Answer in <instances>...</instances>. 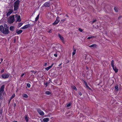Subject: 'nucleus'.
<instances>
[{
    "mask_svg": "<svg viewBox=\"0 0 122 122\" xmlns=\"http://www.w3.org/2000/svg\"><path fill=\"white\" fill-rule=\"evenodd\" d=\"M20 2V1L19 0H17L14 3V11L15 13H16L17 12V11L19 9V5Z\"/></svg>",
    "mask_w": 122,
    "mask_h": 122,
    "instance_id": "f257e3e1",
    "label": "nucleus"
},
{
    "mask_svg": "<svg viewBox=\"0 0 122 122\" xmlns=\"http://www.w3.org/2000/svg\"><path fill=\"white\" fill-rule=\"evenodd\" d=\"M15 21V15H13L10 16L8 20V23L10 24L13 23Z\"/></svg>",
    "mask_w": 122,
    "mask_h": 122,
    "instance_id": "f03ea898",
    "label": "nucleus"
},
{
    "mask_svg": "<svg viewBox=\"0 0 122 122\" xmlns=\"http://www.w3.org/2000/svg\"><path fill=\"white\" fill-rule=\"evenodd\" d=\"M5 29L3 33L5 35H7L10 33L9 30V27L7 26L6 25H4Z\"/></svg>",
    "mask_w": 122,
    "mask_h": 122,
    "instance_id": "7ed1b4c3",
    "label": "nucleus"
},
{
    "mask_svg": "<svg viewBox=\"0 0 122 122\" xmlns=\"http://www.w3.org/2000/svg\"><path fill=\"white\" fill-rule=\"evenodd\" d=\"M13 10L12 8H10L6 12V16H8L10 15L13 12Z\"/></svg>",
    "mask_w": 122,
    "mask_h": 122,
    "instance_id": "20e7f679",
    "label": "nucleus"
},
{
    "mask_svg": "<svg viewBox=\"0 0 122 122\" xmlns=\"http://www.w3.org/2000/svg\"><path fill=\"white\" fill-rule=\"evenodd\" d=\"M37 110L39 114L41 116H43L44 115V112L41 110L40 108H37Z\"/></svg>",
    "mask_w": 122,
    "mask_h": 122,
    "instance_id": "39448f33",
    "label": "nucleus"
},
{
    "mask_svg": "<svg viewBox=\"0 0 122 122\" xmlns=\"http://www.w3.org/2000/svg\"><path fill=\"white\" fill-rule=\"evenodd\" d=\"M60 20L58 16L57 17L56 19L54 22L52 24L54 25H55L57 24L60 21Z\"/></svg>",
    "mask_w": 122,
    "mask_h": 122,
    "instance_id": "423d86ee",
    "label": "nucleus"
},
{
    "mask_svg": "<svg viewBox=\"0 0 122 122\" xmlns=\"http://www.w3.org/2000/svg\"><path fill=\"white\" fill-rule=\"evenodd\" d=\"M9 75L6 73L4 74L1 75L2 77L4 79L7 78L9 77Z\"/></svg>",
    "mask_w": 122,
    "mask_h": 122,
    "instance_id": "0eeeda50",
    "label": "nucleus"
},
{
    "mask_svg": "<svg viewBox=\"0 0 122 122\" xmlns=\"http://www.w3.org/2000/svg\"><path fill=\"white\" fill-rule=\"evenodd\" d=\"M58 36L60 38V40L61 41L62 43L64 44L65 41H64V37L59 34H58Z\"/></svg>",
    "mask_w": 122,
    "mask_h": 122,
    "instance_id": "6e6552de",
    "label": "nucleus"
},
{
    "mask_svg": "<svg viewBox=\"0 0 122 122\" xmlns=\"http://www.w3.org/2000/svg\"><path fill=\"white\" fill-rule=\"evenodd\" d=\"M30 25L29 24L27 25H26L23 27H21V28L22 29H25L30 27Z\"/></svg>",
    "mask_w": 122,
    "mask_h": 122,
    "instance_id": "1a4fd4ad",
    "label": "nucleus"
},
{
    "mask_svg": "<svg viewBox=\"0 0 122 122\" xmlns=\"http://www.w3.org/2000/svg\"><path fill=\"white\" fill-rule=\"evenodd\" d=\"M44 5L45 7H49L50 5V3L49 1L46 2L44 3Z\"/></svg>",
    "mask_w": 122,
    "mask_h": 122,
    "instance_id": "9d476101",
    "label": "nucleus"
},
{
    "mask_svg": "<svg viewBox=\"0 0 122 122\" xmlns=\"http://www.w3.org/2000/svg\"><path fill=\"white\" fill-rule=\"evenodd\" d=\"M5 88V85H2L0 89V92L2 93L4 91Z\"/></svg>",
    "mask_w": 122,
    "mask_h": 122,
    "instance_id": "9b49d317",
    "label": "nucleus"
},
{
    "mask_svg": "<svg viewBox=\"0 0 122 122\" xmlns=\"http://www.w3.org/2000/svg\"><path fill=\"white\" fill-rule=\"evenodd\" d=\"M5 28H4L3 26L2 25H0V30L1 32L2 33L4 30Z\"/></svg>",
    "mask_w": 122,
    "mask_h": 122,
    "instance_id": "f8f14e48",
    "label": "nucleus"
},
{
    "mask_svg": "<svg viewBox=\"0 0 122 122\" xmlns=\"http://www.w3.org/2000/svg\"><path fill=\"white\" fill-rule=\"evenodd\" d=\"M54 64L53 63L52 65L48 67L45 68V69L46 71H48L52 67L53 65H54Z\"/></svg>",
    "mask_w": 122,
    "mask_h": 122,
    "instance_id": "ddd939ff",
    "label": "nucleus"
},
{
    "mask_svg": "<svg viewBox=\"0 0 122 122\" xmlns=\"http://www.w3.org/2000/svg\"><path fill=\"white\" fill-rule=\"evenodd\" d=\"M112 67L115 73H117L118 72V69L117 68L116 66H114Z\"/></svg>",
    "mask_w": 122,
    "mask_h": 122,
    "instance_id": "4468645a",
    "label": "nucleus"
},
{
    "mask_svg": "<svg viewBox=\"0 0 122 122\" xmlns=\"http://www.w3.org/2000/svg\"><path fill=\"white\" fill-rule=\"evenodd\" d=\"M22 32V30H17L16 31V32L17 34H19L21 33Z\"/></svg>",
    "mask_w": 122,
    "mask_h": 122,
    "instance_id": "2eb2a0df",
    "label": "nucleus"
},
{
    "mask_svg": "<svg viewBox=\"0 0 122 122\" xmlns=\"http://www.w3.org/2000/svg\"><path fill=\"white\" fill-rule=\"evenodd\" d=\"M44 122H48L49 121V119L47 118H44L43 119Z\"/></svg>",
    "mask_w": 122,
    "mask_h": 122,
    "instance_id": "dca6fc26",
    "label": "nucleus"
},
{
    "mask_svg": "<svg viewBox=\"0 0 122 122\" xmlns=\"http://www.w3.org/2000/svg\"><path fill=\"white\" fill-rule=\"evenodd\" d=\"M17 21L19 22H20L21 21V19H20V15H18V16L17 17Z\"/></svg>",
    "mask_w": 122,
    "mask_h": 122,
    "instance_id": "f3484780",
    "label": "nucleus"
},
{
    "mask_svg": "<svg viewBox=\"0 0 122 122\" xmlns=\"http://www.w3.org/2000/svg\"><path fill=\"white\" fill-rule=\"evenodd\" d=\"M24 118L26 120V122H28V119L29 117H27L26 115H25L24 117Z\"/></svg>",
    "mask_w": 122,
    "mask_h": 122,
    "instance_id": "a211bd4d",
    "label": "nucleus"
},
{
    "mask_svg": "<svg viewBox=\"0 0 122 122\" xmlns=\"http://www.w3.org/2000/svg\"><path fill=\"white\" fill-rule=\"evenodd\" d=\"M115 90L117 92H118V85H116L115 87Z\"/></svg>",
    "mask_w": 122,
    "mask_h": 122,
    "instance_id": "6ab92c4d",
    "label": "nucleus"
},
{
    "mask_svg": "<svg viewBox=\"0 0 122 122\" xmlns=\"http://www.w3.org/2000/svg\"><path fill=\"white\" fill-rule=\"evenodd\" d=\"M71 88L75 90V91H77V89L76 86H71Z\"/></svg>",
    "mask_w": 122,
    "mask_h": 122,
    "instance_id": "aec40b11",
    "label": "nucleus"
},
{
    "mask_svg": "<svg viewBox=\"0 0 122 122\" xmlns=\"http://www.w3.org/2000/svg\"><path fill=\"white\" fill-rule=\"evenodd\" d=\"M14 27L13 26H11L10 27V30L11 31H14Z\"/></svg>",
    "mask_w": 122,
    "mask_h": 122,
    "instance_id": "412c9836",
    "label": "nucleus"
},
{
    "mask_svg": "<svg viewBox=\"0 0 122 122\" xmlns=\"http://www.w3.org/2000/svg\"><path fill=\"white\" fill-rule=\"evenodd\" d=\"M114 61L113 60H112L111 63V65L112 67H113L114 66Z\"/></svg>",
    "mask_w": 122,
    "mask_h": 122,
    "instance_id": "4be33fe9",
    "label": "nucleus"
},
{
    "mask_svg": "<svg viewBox=\"0 0 122 122\" xmlns=\"http://www.w3.org/2000/svg\"><path fill=\"white\" fill-rule=\"evenodd\" d=\"M50 83V82H46V83H44L45 85L46 86V87H47L49 84Z\"/></svg>",
    "mask_w": 122,
    "mask_h": 122,
    "instance_id": "5701e85b",
    "label": "nucleus"
},
{
    "mask_svg": "<svg viewBox=\"0 0 122 122\" xmlns=\"http://www.w3.org/2000/svg\"><path fill=\"white\" fill-rule=\"evenodd\" d=\"M23 96L24 97L26 98H27L28 97V96L27 95L25 94H23Z\"/></svg>",
    "mask_w": 122,
    "mask_h": 122,
    "instance_id": "b1692460",
    "label": "nucleus"
},
{
    "mask_svg": "<svg viewBox=\"0 0 122 122\" xmlns=\"http://www.w3.org/2000/svg\"><path fill=\"white\" fill-rule=\"evenodd\" d=\"M45 94L47 95H50L51 94V92L49 91H46L45 93Z\"/></svg>",
    "mask_w": 122,
    "mask_h": 122,
    "instance_id": "393cba45",
    "label": "nucleus"
},
{
    "mask_svg": "<svg viewBox=\"0 0 122 122\" xmlns=\"http://www.w3.org/2000/svg\"><path fill=\"white\" fill-rule=\"evenodd\" d=\"M15 96V93H14L11 97L10 99V100L12 99L13 98H14Z\"/></svg>",
    "mask_w": 122,
    "mask_h": 122,
    "instance_id": "a878e982",
    "label": "nucleus"
},
{
    "mask_svg": "<svg viewBox=\"0 0 122 122\" xmlns=\"http://www.w3.org/2000/svg\"><path fill=\"white\" fill-rule=\"evenodd\" d=\"M39 15H40L39 14H38L37 15V16H36V17L35 18V21H36L38 20V19L39 18Z\"/></svg>",
    "mask_w": 122,
    "mask_h": 122,
    "instance_id": "bb28decb",
    "label": "nucleus"
},
{
    "mask_svg": "<svg viewBox=\"0 0 122 122\" xmlns=\"http://www.w3.org/2000/svg\"><path fill=\"white\" fill-rule=\"evenodd\" d=\"M96 46L97 45L96 44H93L89 46L90 47H96Z\"/></svg>",
    "mask_w": 122,
    "mask_h": 122,
    "instance_id": "cd10ccee",
    "label": "nucleus"
},
{
    "mask_svg": "<svg viewBox=\"0 0 122 122\" xmlns=\"http://www.w3.org/2000/svg\"><path fill=\"white\" fill-rule=\"evenodd\" d=\"M2 93L0 92V99H2L3 98V97L2 95Z\"/></svg>",
    "mask_w": 122,
    "mask_h": 122,
    "instance_id": "c85d7f7f",
    "label": "nucleus"
},
{
    "mask_svg": "<svg viewBox=\"0 0 122 122\" xmlns=\"http://www.w3.org/2000/svg\"><path fill=\"white\" fill-rule=\"evenodd\" d=\"M114 9L115 11L116 12H118V8H117L116 7H115L114 8Z\"/></svg>",
    "mask_w": 122,
    "mask_h": 122,
    "instance_id": "c756f323",
    "label": "nucleus"
},
{
    "mask_svg": "<svg viewBox=\"0 0 122 122\" xmlns=\"http://www.w3.org/2000/svg\"><path fill=\"white\" fill-rule=\"evenodd\" d=\"M23 25V23H19L18 24V26L19 27H20V26H21Z\"/></svg>",
    "mask_w": 122,
    "mask_h": 122,
    "instance_id": "7c9ffc66",
    "label": "nucleus"
},
{
    "mask_svg": "<svg viewBox=\"0 0 122 122\" xmlns=\"http://www.w3.org/2000/svg\"><path fill=\"white\" fill-rule=\"evenodd\" d=\"M27 87H28V88L30 87V84L29 83H27Z\"/></svg>",
    "mask_w": 122,
    "mask_h": 122,
    "instance_id": "2f4dec72",
    "label": "nucleus"
},
{
    "mask_svg": "<svg viewBox=\"0 0 122 122\" xmlns=\"http://www.w3.org/2000/svg\"><path fill=\"white\" fill-rule=\"evenodd\" d=\"M76 51H73L72 53V56L74 55L76 53Z\"/></svg>",
    "mask_w": 122,
    "mask_h": 122,
    "instance_id": "473e14b6",
    "label": "nucleus"
},
{
    "mask_svg": "<svg viewBox=\"0 0 122 122\" xmlns=\"http://www.w3.org/2000/svg\"><path fill=\"white\" fill-rule=\"evenodd\" d=\"M2 112H3V110L2 109H0V114L1 115H2Z\"/></svg>",
    "mask_w": 122,
    "mask_h": 122,
    "instance_id": "72a5a7b5",
    "label": "nucleus"
},
{
    "mask_svg": "<svg viewBox=\"0 0 122 122\" xmlns=\"http://www.w3.org/2000/svg\"><path fill=\"white\" fill-rule=\"evenodd\" d=\"M47 32L48 33H52V31H51V29L50 30H48Z\"/></svg>",
    "mask_w": 122,
    "mask_h": 122,
    "instance_id": "f704fd0d",
    "label": "nucleus"
},
{
    "mask_svg": "<svg viewBox=\"0 0 122 122\" xmlns=\"http://www.w3.org/2000/svg\"><path fill=\"white\" fill-rule=\"evenodd\" d=\"M1 115L0 116V121H2V119H3V117H1Z\"/></svg>",
    "mask_w": 122,
    "mask_h": 122,
    "instance_id": "c9c22d12",
    "label": "nucleus"
},
{
    "mask_svg": "<svg viewBox=\"0 0 122 122\" xmlns=\"http://www.w3.org/2000/svg\"><path fill=\"white\" fill-rule=\"evenodd\" d=\"M79 30L81 32H82L83 31V30L80 28L79 29Z\"/></svg>",
    "mask_w": 122,
    "mask_h": 122,
    "instance_id": "e433bc0d",
    "label": "nucleus"
},
{
    "mask_svg": "<svg viewBox=\"0 0 122 122\" xmlns=\"http://www.w3.org/2000/svg\"><path fill=\"white\" fill-rule=\"evenodd\" d=\"M4 69H2L0 71L1 73H3L4 71Z\"/></svg>",
    "mask_w": 122,
    "mask_h": 122,
    "instance_id": "4c0bfd02",
    "label": "nucleus"
},
{
    "mask_svg": "<svg viewBox=\"0 0 122 122\" xmlns=\"http://www.w3.org/2000/svg\"><path fill=\"white\" fill-rule=\"evenodd\" d=\"M85 85L88 88H89L90 89H91L88 86L87 84H86Z\"/></svg>",
    "mask_w": 122,
    "mask_h": 122,
    "instance_id": "58836bf2",
    "label": "nucleus"
},
{
    "mask_svg": "<svg viewBox=\"0 0 122 122\" xmlns=\"http://www.w3.org/2000/svg\"><path fill=\"white\" fill-rule=\"evenodd\" d=\"M85 85L88 88H89L90 89H91L88 86L87 84H86Z\"/></svg>",
    "mask_w": 122,
    "mask_h": 122,
    "instance_id": "ea45409f",
    "label": "nucleus"
},
{
    "mask_svg": "<svg viewBox=\"0 0 122 122\" xmlns=\"http://www.w3.org/2000/svg\"><path fill=\"white\" fill-rule=\"evenodd\" d=\"M73 51H76V49L74 48V46H73Z\"/></svg>",
    "mask_w": 122,
    "mask_h": 122,
    "instance_id": "a19ab883",
    "label": "nucleus"
},
{
    "mask_svg": "<svg viewBox=\"0 0 122 122\" xmlns=\"http://www.w3.org/2000/svg\"><path fill=\"white\" fill-rule=\"evenodd\" d=\"M78 94L80 96H81L82 95V93L81 92H78Z\"/></svg>",
    "mask_w": 122,
    "mask_h": 122,
    "instance_id": "79ce46f5",
    "label": "nucleus"
},
{
    "mask_svg": "<svg viewBox=\"0 0 122 122\" xmlns=\"http://www.w3.org/2000/svg\"><path fill=\"white\" fill-rule=\"evenodd\" d=\"M71 106V104L70 103H69L67 105L66 107H69Z\"/></svg>",
    "mask_w": 122,
    "mask_h": 122,
    "instance_id": "37998d69",
    "label": "nucleus"
},
{
    "mask_svg": "<svg viewBox=\"0 0 122 122\" xmlns=\"http://www.w3.org/2000/svg\"><path fill=\"white\" fill-rule=\"evenodd\" d=\"M11 100H10V99H9V100H8V104H9L10 102V101H11Z\"/></svg>",
    "mask_w": 122,
    "mask_h": 122,
    "instance_id": "c03bdc74",
    "label": "nucleus"
},
{
    "mask_svg": "<svg viewBox=\"0 0 122 122\" xmlns=\"http://www.w3.org/2000/svg\"><path fill=\"white\" fill-rule=\"evenodd\" d=\"M54 55L55 57H57L58 56L57 55V54H54Z\"/></svg>",
    "mask_w": 122,
    "mask_h": 122,
    "instance_id": "a18cd8bd",
    "label": "nucleus"
},
{
    "mask_svg": "<svg viewBox=\"0 0 122 122\" xmlns=\"http://www.w3.org/2000/svg\"><path fill=\"white\" fill-rule=\"evenodd\" d=\"M92 38V37H91V36H89L87 37V39L88 40H89L91 39Z\"/></svg>",
    "mask_w": 122,
    "mask_h": 122,
    "instance_id": "49530a36",
    "label": "nucleus"
},
{
    "mask_svg": "<svg viewBox=\"0 0 122 122\" xmlns=\"http://www.w3.org/2000/svg\"><path fill=\"white\" fill-rule=\"evenodd\" d=\"M61 21L63 22H64L66 21V19H62V20H61Z\"/></svg>",
    "mask_w": 122,
    "mask_h": 122,
    "instance_id": "de8ad7c7",
    "label": "nucleus"
},
{
    "mask_svg": "<svg viewBox=\"0 0 122 122\" xmlns=\"http://www.w3.org/2000/svg\"><path fill=\"white\" fill-rule=\"evenodd\" d=\"M96 21V20H94L92 22V23H93Z\"/></svg>",
    "mask_w": 122,
    "mask_h": 122,
    "instance_id": "09e8293b",
    "label": "nucleus"
},
{
    "mask_svg": "<svg viewBox=\"0 0 122 122\" xmlns=\"http://www.w3.org/2000/svg\"><path fill=\"white\" fill-rule=\"evenodd\" d=\"M47 63H45L44 64V65H43V66H46L47 65Z\"/></svg>",
    "mask_w": 122,
    "mask_h": 122,
    "instance_id": "8fccbe9b",
    "label": "nucleus"
},
{
    "mask_svg": "<svg viewBox=\"0 0 122 122\" xmlns=\"http://www.w3.org/2000/svg\"><path fill=\"white\" fill-rule=\"evenodd\" d=\"M25 75V73H24L22 74L21 75V77H22L23 76H24Z\"/></svg>",
    "mask_w": 122,
    "mask_h": 122,
    "instance_id": "3c124183",
    "label": "nucleus"
},
{
    "mask_svg": "<svg viewBox=\"0 0 122 122\" xmlns=\"http://www.w3.org/2000/svg\"><path fill=\"white\" fill-rule=\"evenodd\" d=\"M84 81V83L85 84V85H86V84H87V82L86 81Z\"/></svg>",
    "mask_w": 122,
    "mask_h": 122,
    "instance_id": "603ef678",
    "label": "nucleus"
},
{
    "mask_svg": "<svg viewBox=\"0 0 122 122\" xmlns=\"http://www.w3.org/2000/svg\"><path fill=\"white\" fill-rule=\"evenodd\" d=\"M31 72H32L33 73H34L35 74L36 73V72L34 71H31Z\"/></svg>",
    "mask_w": 122,
    "mask_h": 122,
    "instance_id": "864d4df0",
    "label": "nucleus"
},
{
    "mask_svg": "<svg viewBox=\"0 0 122 122\" xmlns=\"http://www.w3.org/2000/svg\"><path fill=\"white\" fill-rule=\"evenodd\" d=\"M16 106V103H14V105H13V106H14V107H15Z\"/></svg>",
    "mask_w": 122,
    "mask_h": 122,
    "instance_id": "5fc2aeb1",
    "label": "nucleus"
},
{
    "mask_svg": "<svg viewBox=\"0 0 122 122\" xmlns=\"http://www.w3.org/2000/svg\"><path fill=\"white\" fill-rule=\"evenodd\" d=\"M91 36V37H92V38H95L96 37L94 36Z\"/></svg>",
    "mask_w": 122,
    "mask_h": 122,
    "instance_id": "6e6d98bb",
    "label": "nucleus"
},
{
    "mask_svg": "<svg viewBox=\"0 0 122 122\" xmlns=\"http://www.w3.org/2000/svg\"><path fill=\"white\" fill-rule=\"evenodd\" d=\"M3 59L2 58L0 60L1 61L0 62H1V63L2 62V61H3Z\"/></svg>",
    "mask_w": 122,
    "mask_h": 122,
    "instance_id": "4d7b16f0",
    "label": "nucleus"
},
{
    "mask_svg": "<svg viewBox=\"0 0 122 122\" xmlns=\"http://www.w3.org/2000/svg\"><path fill=\"white\" fill-rule=\"evenodd\" d=\"M69 61L68 60H67L66 61V63H68L69 62Z\"/></svg>",
    "mask_w": 122,
    "mask_h": 122,
    "instance_id": "13d9d810",
    "label": "nucleus"
},
{
    "mask_svg": "<svg viewBox=\"0 0 122 122\" xmlns=\"http://www.w3.org/2000/svg\"><path fill=\"white\" fill-rule=\"evenodd\" d=\"M122 16H120L118 18V19L119 20V19L120 18H121V17Z\"/></svg>",
    "mask_w": 122,
    "mask_h": 122,
    "instance_id": "bf43d9fd",
    "label": "nucleus"
},
{
    "mask_svg": "<svg viewBox=\"0 0 122 122\" xmlns=\"http://www.w3.org/2000/svg\"><path fill=\"white\" fill-rule=\"evenodd\" d=\"M89 69L86 66V70H88Z\"/></svg>",
    "mask_w": 122,
    "mask_h": 122,
    "instance_id": "052dcab7",
    "label": "nucleus"
},
{
    "mask_svg": "<svg viewBox=\"0 0 122 122\" xmlns=\"http://www.w3.org/2000/svg\"><path fill=\"white\" fill-rule=\"evenodd\" d=\"M62 64V63H61L59 65H58V66H60Z\"/></svg>",
    "mask_w": 122,
    "mask_h": 122,
    "instance_id": "680f3d73",
    "label": "nucleus"
},
{
    "mask_svg": "<svg viewBox=\"0 0 122 122\" xmlns=\"http://www.w3.org/2000/svg\"><path fill=\"white\" fill-rule=\"evenodd\" d=\"M13 122H18L17 121H13Z\"/></svg>",
    "mask_w": 122,
    "mask_h": 122,
    "instance_id": "e2e57ef3",
    "label": "nucleus"
},
{
    "mask_svg": "<svg viewBox=\"0 0 122 122\" xmlns=\"http://www.w3.org/2000/svg\"><path fill=\"white\" fill-rule=\"evenodd\" d=\"M15 40H14V43H15Z\"/></svg>",
    "mask_w": 122,
    "mask_h": 122,
    "instance_id": "0e129e2a",
    "label": "nucleus"
},
{
    "mask_svg": "<svg viewBox=\"0 0 122 122\" xmlns=\"http://www.w3.org/2000/svg\"><path fill=\"white\" fill-rule=\"evenodd\" d=\"M57 47H54V48H57Z\"/></svg>",
    "mask_w": 122,
    "mask_h": 122,
    "instance_id": "69168bd1",
    "label": "nucleus"
},
{
    "mask_svg": "<svg viewBox=\"0 0 122 122\" xmlns=\"http://www.w3.org/2000/svg\"><path fill=\"white\" fill-rule=\"evenodd\" d=\"M1 104L0 103V107H1Z\"/></svg>",
    "mask_w": 122,
    "mask_h": 122,
    "instance_id": "338daca9",
    "label": "nucleus"
},
{
    "mask_svg": "<svg viewBox=\"0 0 122 122\" xmlns=\"http://www.w3.org/2000/svg\"><path fill=\"white\" fill-rule=\"evenodd\" d=\"M1 62H0V64H1Z\"/></svg>",
    "mask_w": 122,
    "mask_h": 122,
    "instance_id": "774afa93",
    "label": "nucleus"
}]
</instances>
